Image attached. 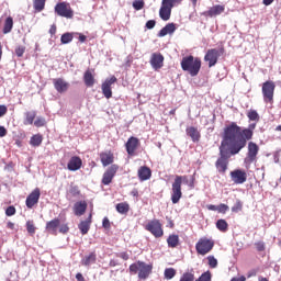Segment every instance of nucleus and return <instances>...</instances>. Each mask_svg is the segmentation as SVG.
I'll return each instance as SVG.
<instances>
[{
  "mask_svg": "<svg viewBox=\"0 0 281 281\" xmlns=\"http://www.w3.org/2000/svg\"><path fill=\"white\" fill-rule=\"evenodd\" d=\"M254 131H256V123L243 128L236 122H232L224 127L223 135L233 140V153H240L247 146V142L254 139Z\"/></svg>",
  "mask_w": 281,
  "mask_h": 281,
  "instance_id": "1",
  "label": "nucleus"
},
{
  "mask_svg": "<svg viewBox=\"0 0 281 281\" xmlns=\"http://www.w3.org/2000/svg\"><path fill=\"white\" fill-rule=\"evenodd\" d=\"M222 142L220 145V158L215 162V167L218 172L225 175L229 166V158L232 155H238V153H233L234 142L229 139L225 134L222 135Z\"/></svg>",
  "mask_w": 281,
  "mask_h": 281,
  "instance_id": "2",
  "label": "nucleus"
},
{
  "mask_svg": "<svg viewBox=\"0 0 281 281\" xmlns=\"http://www.w3.org/2000/svg\"><path fill=\"white\" fill-rule=\"evenodd\" d=\"M180 65L182 71H188L192 78L199 76V71H201V58L192 55L183 57Z\"/></svg>",
  "mask_w": 281,
  "mask_h": 281,
  "instance_id": "3",
  "label": "nucleus"
},
{
  "mask_svg": "<svg viewBox=\"0 0 281 281\" xmlns=\"http://www.w3.org/2000/svg\"><path fill=\"white\" fill-rule=\"evenodd\" d=\"M130 273L134 276L138 273L139 280H147L153 273V265H148L144 261H136L130 266Z\"/></svg>",
  "mask_w": 281,
  "mask_h": 281,
  "instance_id": "4",
  "label": "nucleus"
},
{
  "mask_svg": "<svg viewBox=\"0 0 281 281\" xmlns=\"http://www.w3.org/2000/svg\"><path fill=\"white\" fill-rule=\"evenodd\" d=\"M261 93L265 104H273V98L276 95V81H265L261 86Z\"/></svg>",
  "mask_w": 281,
  "mask_h": 281,
  "instance_id": "5",
  "label": "nucleus"
},
{
  "mask_svg": "<svg viewBox=\"0 0 281 281\" xmlns=\"http://www.w3.org/2000/svg\"><path fill=\"white\" fill-rule=\"evenodd\" d=\"M214 249V239L209 237H201L195 244V250L199 256H207Z\"/></svg>",
  "mask_w": 281,
  "mask_h": 281,
  "instance_id": "6",
  "label": "nucleus"
},
{
  "mask_svg": "<svg viewBox=\"0 0 281 281\" xmlns=\"http://www.w3.org/2000/svg\"><path fill=\"white\" fill-rule=\"evenodd\" d=\"M225 54V48L220 49L211 48L206 52L204 56V61L209 63V67H214L218 63V58Z\"/></svg>",
  "mask_w": 281,
  "mask_h": 281,
  "instance_id": "7",
  "label": "nucleus"
},
{
  "mask_svg": "<svg viewBox=\"0 0 281 281\" xmlns=\"http://www.w3.org/2000/svg\"><path fill=\"white\" fill-rule=\"evenodd\" d=\"M55 12L58 16L64 19H74V9L69 2H59L55 5Z\"/></svg>",
  "mask_w": 281,
  "mask_h": 281,
  "instance_id": "8",
  "label": "nucleus"
},
{
  "mask_svg": "<svg viewBox=\"0 0 281 281\" xmlns=\"http://www.w3.org/2000/svg\"><path fill=\"white\" fill-rule=\"evenodd\" d=\"M145 229L147 232H150L155 238H161L164 236V226L161 225V222H159V220L149 221L146 224Z\"/></svg>",
  "mask_w": 281,
  "mask_h": 281,
  "instance_id": "9",
  "label": "nucleus"
},
{
  "mask_svg": "<svg viewBox=\"0 0 281 281\" xmlns=\"http://www.w3.org/2000/svg\"><path fill=\"white\" fill-rule=\"evenodd\" d=\"M117 170H120L119 165H111L103 173L101 183L103 186H110V183H113V179L115 178V175H117Z\"/></svg>",
  "mask_w": 281,
  "mask_h": 281,
  "instance_id": "10",
  "label": "nucleus"
},
{
  "mask_svg": "<svg viewBox=\"0 0 281 281\" xmlns=\"http://www.w3.org/2000/svg\"><path fill=\"white\" fill-rule=\"evenodd\" d=\"M259 150H260V147H258V144H256L254 142H249L248 143V153L244 160L245 164H248V166H250V164H254V161H256V159H258Z\"/></svg>",
  "mask_w": 281,
  "mask_h": 281,
  "instance_id": "11",
  "label": "nucleus"
},
{
  "mask_svg": "<svg viewBox=\"0 0 281 281\" xmlns=\"http://www.w3.org/2000/svg\"><path fill=\"white\" fill-rule=\"evenodd\" d=\"M115 82H117V77L112 76L111 78L105 79V82L101 85L102 93L104 98H106V100H110V98H113V90L111 87H113Z\"/></svg>",
  "mask_w": 281,
  "mask_h": 281,
  "instance_id": "12",
  "label": "nucleus"
},
{
  "mask_svg": "<svg viewBox=\"0 0 281 281\" xmlns=\"http://www.w3.org/2000/svg\"><path fill=\"white\" fill-rule=\"evenodd\" d=\"M231 179L235 186H243L247 182V171L244 169H235L231 171Z\"/></svg>",
  "mask_w": 281,
  "mask_h": 281,
  "instance_id": "13",
  "label": "nucleus"
},
{
  "mask_svg": "<svg viewBox=\"0 0 281 281\" xmlns=\"http://www.w3.org/2000/svg\"><path fill=\"white\" fill-rule=\"evenodd\" d=\"M41 200V189L35 188L25 200V205L29 210H32L34 205H38V201Z\"/></svg>",
  "mask_w": 281,
  "mask_h": 281,
  "instance_id": "14",
  "label": "nucleus"
},
{
  "mask_svg": "<svg viewBox=\"0 0 281 281\" xmlns=\"http://www.w3.org/2000/svg\"><path fill=\"white\" fill-rule=\"evenodd\" d=\"M181 196H183V192H181V182L180 180H175L171 186V202L173 205H177V203L181 201Z\"/></svg>",
  "mask_w": 281,
  "mask_h": 281,
  "instance_id": "15",
  "label": "nucleus"
},
{
  "mask_svg": "<svg viewBox=\"0 0 281 281\" xmlns=\"http://www.w3.org/2000/svg\"><path fill=\"white\" fill-rule=\"evenodd\" d=\"M223 12H225V5L215 4L207 11L200 13V15L204 16L205 19H214V16H220V14H223Z\"/></svg>",
  "mask_w": 281,
  "mask_h": 281,
  "instance_id": "16",
  "label": "nucleus"
},
{
  "mask_svg": "<svg viewBox=\"0 0 281 281\" xmlns=\"http://www.w3.org/2000/svg\"><path fill=\"white\" fill-rule=\"evenodd\" d=\"M139 138L131 136L125 144L127 155H130V157H135V153L137 151V148H139Z\"/></svg>",
  "mask_w": 281,
  "mask_h": 281,
  "instance_id": "17",
  "label": "nucleus"
},
{
  "mask_svg": "<svg viewBox=\"0 0 281 281\" xmlns=\"http://www.w3.org/2000/svg\"><path fill=\"white\" fill-rule=\"evenodd\" d=\"M165 57L161 53H153L149 59V64L155 71H159L164 67Z\"/></svg>",
  "mask_w": 281,
  "mask_h": 281,
  "instance_id": "18",
  "label": "nucleus"
},
{
  "mask_svg": "<svg viewBox=\"0 0 281 281\" xmlns=\"http://www.w3.org/2000/svg\"><path fill=\"white\" fill-rule=\"evenodd\" d=\"M99 157L103 168H106V166L114 165L113 161H115V155H113V151L111 150L101 151L99 154Z\"/></svg>",
  "mask_w": 281,
  "mask_h": 281,
  "instance_id": "19",
  "label": "nucleus"
},
{
  "mask_svg": "<svg viewBox=\"0 0 281 281\" xmlns=\"http://www.w3.org/2000/svg\"><path fill=\"white\" fill-rule=\"evenodd\" d=\"M53 85L57 93H67V91H69V82L65 81L63 78L53 79Z\"/></svg>",
  "mask_w": 281,
  "mask_h": 281,
  "instance_id": "20",
  "label": "nucleus"
},
{
  "mask_svg": "<svg viewBox=\"0 0 281 281\" xmlns=\"http://www.w3.org/2000/svg\"><path fill=\"white\" fill-rule=\"evenodd\" d=\"M67 168L70 172L80 170L82 168V158L80 156H72L67 164Z\"/></svg>",
  "mask_w": 281,
  "mask_h": 281,
  "instance_id": "21",
  "label": "nucleus"
},
{
  "mask_svg": "<svg viewBox=\"0 0 281 281\" xmlns=\"http://www.w3.org/2000/svg\"><path fill=\"white\" fill-rule=\"evenodd\" d=\"M93 215L90 214L86 221H81L78 224V229L82 234V236H87L89 234V231L91 229V223H92Z\"/></svg>",
  "mask_w": 281,
  "mask_h": 281,
  "instance_id": "22",
  "label": "nucleus"
},
{
  "mask_svg": "<svg viewBox=\"0 0 281 281\" xmlns=\"http://www.w3.org/2000/svg\"><path fill=\"white\" fill-rule=\"evenodd\" d=\"M58 227H60L59 218H54L46 223V232H48V234H53V236H56V234H58Z\"/></svg>",
  "mask_w": 281,
  "mask_h": 281,
  "instance_id": "23",
  "label": "nucleus"
},
{
  "mask_svg": "<svg viewBox=\"0 0 281 281\" xmlns=\"http://www.w3.org/2000/svg\"><path fill=\"white\" fill-rule=\"evenodd\" d=\"M172 14V7H168V4H165L161 2V7L159 10V16L162 21H170V16Z\"/></svg>",
  "mask_w": 281,
  "mask_h": 281,
  "instance_id": "24",
  "label": "nucleus"
},
{
  "mask_svg": "<svg viewBox=\"0 0 281 281\" xmlns=\"http://www.w3.org/2000/svg\"><path fill=\"white\" fill-rule=\"evenodd\" d=\"M153 177V170L149 167L142 166L138 169V179L139 181H148Z\"/></svg>",
  "mask_w": 281,
  "mask_h": 281,
  "instance_id": "25",
  "label": "nucleus"
},
{
  "mask_svg": "<svg viewBox=\"0 0 281 281\" xmlns=\"http://www.w3.org/2000/svg\"><path fill=\"white\" fill-rule=\"evenodd\" d=\"M175 181H180V186L182 183H186L192 190L194 189V183L196 181V178H194V176H191L190 178L188 176H176Z\"/></svg>",
  "mask_w": 281,
  "mask_h": 281,
  "instance_id": "26",
  "label": "nucleus"
},
{
  "mask_svg": "<svg viewBox=\"0 0 281 281\" xmlns=\"http://www.w3.org/2000/svg\"><path fill=\"white\" fill-rule=\"evenodd\" d=\"M186 133L188 137H191L192 142L196 143L201 139V132L194 126L187 127Z\"/></svg>",
  "mask_w": 281,
  "mask_h": 281,
  "instance_id": "27",
  "label": "nucleus"
},
{
  "mask_svg": "<svg viewBox=\"0 0 281 281\" xmlns=\"http://www.w3.org/2000/svg\"><path fill=\"white\" fill-rule=\"evenodd\" d=\"M175 32H177V25L175 23H168L159 31L158 36L161 38L168 36V34H175Z\"/></svg>",
  "mask_w": 281,
  "mask_h": 281,
  "instance_id": "28",
  "label": "nucleus"
},
{
  "mask_svg": "<svg viewBox=\"0 0 281 281\" xmlns=\"http://www.w3.org/2000/svg\"><path fill=\"white\" fill-rule=\"evenodd\" d=\"M74 212L76 216H82L85 212H87V202L80 201L75 203L74 205Z\"/></svg>",
  "mask_w": 281,
  "mask_h": 281,
  "instance_id": "29",
  "label": "nucleus"
},
{
  "mask_svg": "<svg viewBox=\"0 0 281 281\" xmlns=\"http://www.w3.org/2000/svg\"><path fill=\"white\" fill-rule=\"evenodd\" d=\"M83 82H85L86 87H93V85H95V77H93V72H91L90 69L85 71Z\"/></svg>",
  "mask_w": 281,
  "mask_h": 281,
  "instance_id": "30",
  "label": "nucleus"
},
{
  "mask_svg": "<svg viewBox=\"0 0 281 281\" xmlns=\"http://www.w3.org/2000/svg\"><path fill=\"white\" fill-rule=\"evenodd\" d=\"M34 120H36V111H27L24 113V126H30L34 124Z\"/></svg>",
  "mask_w": 281,
  "mask_h": 281,
  "instance_id": "31",
  "label": "nucleus"
},
{
  "mask_svg": "<svg viewBox=\"0 0 281 281\" xmlns=\"http://www.w3.org/2000/svg\"><path fill=\"white\" fill-rule=\"evenodd\" d=\"M14 27V19L12 16H8L4 20L2 32L3 34H10L12 32V29Z\"/></svg>",
  "mask_w": 281,
  "mask_h": 281,
  "instance_id": "32",
  "label": "nucleus"
},
{
  "mask_svg": "<svg viewBox=\"0 0 281 281\" xmlns=\"http://www.w3.org/2000/svg\"><path fill=\"white\" fill-rule=\"evenodd\" d=\"M98 260V256L95 252H90L88 256L85 257V259L81 260V263L83 267H89L90 265H95V261Z\"/></svg>",
  "mask_w": 281,
  "mask_h": 281,
  "instance_id": "33",
  "label": "nucleus"
},
{
  "mask_svg": "<svg viewBox=\"0 0 281 281\" xmlns=\"http://www.w3.org/2000/svg\"><path fill=\"white\" fill-rule=\"evenodd\" d=\"M130 210L131 205L128 202H121L116 204V212H119V214H128Z\"/></svg>",
  "mask_w": 281,
  "mask_h": 281,
  "instance_id": "34",
  "label": "nucleus"
},
{
  "mask_svg": "<svg viewBox=\"0 0 281 281\" xmlns=\"http://www.w3.org/2000/svg\"><path fill=\"white\" fill-rule=\"evenodd\" d=\"M168 247L171 249H175L176 247H179V235H169L167 238Z\"/></svg>",
  "mask_w": 281,
  "mask_h": 281,
  "instance_id": "35",
  "label": "nucleus"
},
{
  "mask_svg": "<svg viewBox=\"0 0 281 281\" xmlns=\"http://www.w3.org/2000/svg\"><path fill=\"white\" fill-rule=\"evenodd\" d=\"M30 144L31 146H33L34 148L41 146L43 144V135L41 134H35L31 137L30 139Z\"/></svg>",
  "mask_w": 281,
  "mask_h": 281,
  "instance_id": "36",
  "label": "nucleus"
},
{
  "mask_svg": "<svg viewBox=\"0 0 281 281\" xmlns=\"http://www.w3.org/2000/svg\"><path fill=\"white\" fill-rule=\"evenodd\" d=\"M45 3L47 0H33V9L35 12H43L45 10Z\"/></svg>",
  "mask_w": 281,
  "mask_h": 281,
  "instance_id": "37",
  "label": "nucleus"
},
{
  "mask_svg": "<svg viewBox=\"0 0 281 281\" xmlns=\"http://www.w3.org/2000/svg\"><path fill=\"white\" fill-rule=\"evenodd\" d=\"M216 228L220 231V232H227L229 229V224H227V221L225 220H218L216 222Z\"/></svg>",
  "mask_w": 281,
  "mask_h": 281,
  "instance_id": "38",
  "label": "nucleus"
},
{
  "mask_svg": "<svg viewBox=\"0 0 281 281\" xmlns=\"http://www.w3.org/2000/svg\"><path fill=\"white\" fill-rule=\"evenodd\" d=\"M247 117H248V120H250V122H260V115L258 114V111H256V110L248 111Z\"/></svg>",
  "mask_w": 281,
  "mask_h": 281,
  "instance_id": "39",
  "label": "nucleus"
},
{
  "mask_svg": "<svg viewBox=\"0 0 281 281\" xmlns=\"http://www.w3.org/2000/svg\"><path fill=\"white\" fill-rule=\"evenodd\" d=\"M74 41V34L71 33H64L60 37L61 45H67Z\"/></svg>",
  "mask_w": 281,
  "mask_h": 281,
  "instance_id": "40",
  "label": "nucleus"
},
{
  "mask_svg": "<svg viewBox=\"0 0 281 281\" xmlns=\"http://www.w3.org/2000/svg\"><path fill=\"white\" fill-rule=\"evenodd\" d=\"M177 276V270L175 268H167L165 269V279L172 280Z\"/></svg>",
  "mask_w": 281,
  "mask_h": 281,
  "instance_id": "41",
  "label": "nucleus"
},
{
  "mask_svg": "<svg viewBox=\"0 0 281 281\" xmlns=\"http://www.w3.org/2000/svg\"><path fill=\"white\" fill-rule=\"evenodd\" d=\"M232 212L234 214H238V212H243V201L236 200V203L232 206Z\"/></svg>",
  "mask_w": 281,
  "mask_h": 281,
  "instance_id": "42",
  "label": "nucleus"
},
{
  "mask_svg": "<svg viewBox=\"0 0 281 281\" xmlns=\"http://www.w3.org/2000/svg\"><path fill=\"white\" fill-rule=\"evenodd\" d=\"M26 231L31 236H34L36 234V226H34V221H27L26 222Z\"/></svg>",
  "mask_w": 281,
  "mask_h": 281,
  "instance_id": "43",
  "label": "nucleus"
},
{
  "mask_svg": "<svg viewBox=\"0 0 281 281\" xmlns=\"http://www.w3.org/2000/svg\"><path fill=\"white\" fill-rule=\"evenodd\" d=\"M207 261H209V267L211 269H216V267H218V260H216V258H214V256H209Z\"/></svg>",
  "mask_w": 281,
  "mask_h": 281,
  "instance_id": "44",
  "label": "nucleus"
},
{
  "mask_svg": "<svg viewBox=\"0 0 281 281\" xmlns=\"http://www.w3.org/2000/svg\"><path fill=\"white\" fill-rule=\"evenodd\" d=\"M180 281H194V273H192V272H184L181 276Z\"/></svg>",
  "mask_w": 281,
  "mask_h": 281,
  "instance_id": "45",
  "label": "nucleus"
},
{
  "mask_svg": "<svg viewBox=\"0 0 281 281\" xmlns=\"http://www.w3.org/2000/svg\"><path fill=\"white\" fill-rule=\"evenodd\" d=\"M181 1L182 0H162V3H165V5H168L169 8H175V5H179Z\"/></svg>",
  "mask_w": 281,
  "mask_h": 281,
  "instance_id": "46",
  "label": "nucleus"
},
{
  "mask_svg": "<svg viewBox=\"0 0 281 281\" xmlns=\"http://www.w3.org/2000/svg\"><path fill=\"white\" fill-rule=\"evenodd\" d=\"M69 194H71V196H80V189L78 186H71L69 189Z\"/></svg>",
  "mask_w": 281,
  "mask_h": 281,
  "instance_id": "47",
  "label": "nucleus"
},
{
  "mask_svg": "<svg viewBox=\"0 0 281 281\" xmlns=\"http://www.w3.org/2000/svg\"><path fill=\"white\" fill-rule=\"evenodd\" d=\"M217 212L220 214H227V212H229V206L227 204H220L217 205Z\"/></svg>",
  "mask_w": 281,
  "mask_h": 281,
  "instance_id": "48",
  "label": "nucleus"
},
{
  "mask_svg": "<svg viewBox=\"0 0 281 281\" xmlns=\"http://www.w3.org/2000/svg\"><path fill=\"white\" fill-rule=\"evenodd\" d=\"M134 10H144V0H135L133 2Z\"/></svg>",
  "mask_w": 281,
  "mask_h": 281,
  "instance_id": "49",
  "label": "nucleus"
},
{
  "mask_svg": "<svg viewBox=\"0 0 281 281\" xmlns=\"http://www.w3.org/2000/svg\"><path fill=\"white\" fill-rule=\"evenodd\" d=\"M23 54H25V46H18L15 48V56H18V58H23Z\"/></svg>",
  "mask_w": 281,
  "mask_h": 281,
  "instance_id": "50",
  "label": "nucleus"
},
{
  "mask_svg": "<svg viewBox=\"0 0 281 281\" xmlns=\"http://www.w3.org/2000/svg\"><path fill=\"white\" fill-rule=\"evenodd\" d=\"M34 126H36L37 128H41V127L45 126V119L44 117H37L34 121Z\"/></svg>",
  "mask_w": 281,
  "mask_h": 281,
  "instance_id": "51",
  "label": "nucleus"
},
{
  "mask_svg": "<svg viewBox=\"0 0 281 281\" xmlns=\"http://www.w3.org/2000/svg\"><path fill=\"white\" fill-rule=\"evenodd\" d=\"M16 214V209L14 206H9L5 210V215L7 216H14Z\"/></svg>",
  "mask_w": 281,
  "mask_h": 281,
  "instance_id": "52",
  "label": "nucleus"
},
{
  "mask_svg": "<svg viewBox=\"0 0 281 281\" xmlns=\"http://www.w3.org/2000/svg\"><path fill=\"white\" fill-rule=\"evenodd\" d=\"M255 247L257 251H265L267 249V247L265 246V241L255 243Z\"/></svg>",
  "mask_w": 281,
  "mask_h": 281,
  "instance_id": "53",
  "label": "nucleus"
},
{
  "mask_svg": "<svg viewBox=\"0 0 281 281\" xmlns=\"http://www.w3.org/2000/svg\"><path fill=\"white\" fill-rule=\"evenodd\" d=\"M116 258H122V260H128L131 258V255H128V252L126 251L117 252Z\"/></svg>",
  "mask_w": 281,
  "mask_h": 281,
  "instance_id": "54",
  "label": "nucleus"
},
{
  "mask_svg": "<svg viewBox=\"0 0 281 281\" xmlns=\"http://www.w3.org/2000/svg\"><path fill=\"white\" fill-rule=\"evenodd\" d=\"M102 227L104 229H111V221H109V217H104L102 222Z\"/></svg>",
  "mask_w": 281,
  "mask_h": 281,
  "instance_id": "55",
  "label": "nucleus"
},
{
  "mask_svg": "<svg viewBox=\"0 0 281 281\" xmlns=\"http://www.w3.org/2000/svg\"><path fill=\"white\" fill-rule=\"evenodd\" d=\"M59 233L60 234H68L69 233V225L63 224L59 226Z\"/></svg>",
  "mask_w": 281,
  "mask_h": 281,
  "instance_id": "56",
  "label": "nucleus"
},
{
  "mask_svg": "<svg viewBox=\"0 0 281 281\" xmlns=\"http://www.w3.org/2000/svg\"><path fill=\"white\" fill-rule=\"evenodd\" d=\"M155 25H157V22L155 20H148L146 22L147 30H153L155 27Z\"/></svg>",
  "mask_w": 281,
  "mask_h": 281,
  "instance_id": "57",
  "label": "nucleus"
},
{
  "mask_svg": "<svg viewBox=\"0 0 281 281\" xmlns=\"http://www.w3.org/2000/svg\"><path fill=\"white\" fill-rule=\"evenodd\" d=\"M8 113V106L0 105V117H3Z\"/></svg>",
  "mask_w": 281,
  "mask_h": 281,
  "instance_id": "58",
  "label": "nucleus"
},
{
  "mask_svg": "<svg viewBox=\"0 0 281 281\" xmlns=\"http://www.w3.org/2000/svg\"><path fill=\"white\" fill-rule=\"evenodd\" d=\"M8 130L4 126H0V137H5Z\"/></svg>",
  "mask_w": 281,
  "mask_h": 281,
  "instance_id": "59",
  "label": "nucleus"
},
{
  "mask_svg": "<svg viewBox=\"0 0 281 281\" xmlns=\"http://www.w3.org/2000/svg\"><path fill=\"white\" fill-rule=\"evenodd\" d=\"M56 30H57L56 24H53V25L50 26V29H49V35H50V36H54V35L56 34Z\"/></svg>",
  "mask_w": 281,
  "mask_h": 281,
  "instance_id": "60",
  "label": "nucleus"
},
{
  "mask_svg": "<svg viewBox=\"0 0 281 281\" xmlns=\"http://www.w3.org/2000/svg\"><path fill=\"white\" fill-rule=\"evenodd\" d=\"M207 210H211L212 212H218V205L216 206V205H214V204H210V205L207 206Z\"/></svg>",
  "mask_w": 281,
  "mask_h": 281,
  "instance_id": "61",
  "label": "nucleus"
},
{
  "mask_svg": "<svg viewBox=\"0 0 281 281\" xmlns=\"http://www.w3.org/2000/svg\"><path fill=\"white\" fill-rule=\"evenodd\" d=\"M76 280H78V281H85V277L82 276V273L78 272V273L76 274Z\"/></svg>",
  "mask_w": 281,
  "mask_h": 281,
  "instance_id": "62",
  "label": "nucleus"
},
{
  "mask_svg": "<svg viewBox=\"0 0 281 281\" xmlns=\"http://www.w3.org/2000/svg\"><path fill=\"white\" fill-rule=\"evenodd\" d=\"M276 0H262L263 5H271Z\"/></svg>",
  "mask_w": 281,
  "mask_h": 281,
  "instance_id": "63",
  "label": "nucleus"
},
{
  "mask_svg": "<svg viewBox=\"0 0 281 281\" xmlns=\"http://www.w3.org/2000/svg\"><path fill=\"white\" fill-rule=\"evenodd\" d=\"M7 227L8 229H14V223L8 222Z\"/></svg>",
  "mask_w": 281,
  "mask_h": 281,
  "instance_id": "64",
  "label": "nucleus"
}]
</instances>
